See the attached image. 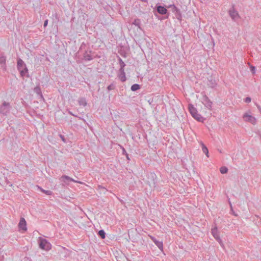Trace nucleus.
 <instances>
[{"instance_id":"1","label":"nucleus","mask_w":261,"mask_h":261,"mask_svg":"<svg viewBox=\"0 0 261 261\" xmlns=\"http://www.w3.org/2000/svg\"><path fill=\"white\" fill-rule=\"evenodd\" d=\"M17 67L22 77H23L25 75L27 77H29L28 74L26 75V74L28 73V69L26 66V65L23 60L20 58H19L17 60Z\"/></svg>"},{"instance_id":"2","label":"nucleus","mask_w":261,"mask_h":261,"mask_svg":"<svg viewBox=\"0 0 261 261\" xmlns=\"http://www.w3.org/2000/svg\"><path fill=\"white\" fill-rule=\"evenodd\" d=\"M147 182L151 188H154L157 183V176L154 173H149L147 175Z\"/></svg>"},{"instance_id":"3","label":"nucleus","mask_w":261,"mask_h":261,"mask_svg":"<svg viewBox=\"0 0 261 261\" xmlns=\"http://www.w3.org/2000/svg\"><path fill=\"white\" fill-rule=\"evenodd\" d=\"M189 110L191 115L196 120L199 121H202L203 118L197 113L196 109L191 104L189 105Z\"/></svg>"},{"instance_id":"4","label":"nucleus","mask_w":261,"mask_h":261,"mask_svg":"<svg viewBox=\"0 0 261 261\" xmlns=\"http://www.w3.org/2000/svg\"><path fill=\"white\" fill-rule=\"evenodd\" d=\"M39 247L42 249L49 250L51 248V244L45 239L39 238Z\"/></svg>"},{"instance_id":"5","label":"nucleus","mask_w":261,"mask_h":261,"mask_svg":"<svg viewBox=\"0 0 261 261\" xmlns=\"http://www.w3.org/2000/svg\"><path fill=\"white\" fill-rule=\"evenodd\" d=\"M167 8L171 9V11L174 14L176 18L178 20H181V19L182 15H181V11L174 4L169 5Z\"/></svg>"},{"instance_id":"6","label":"nucleus","mask_w":261,"mask_h":261,"mask_svg":"<svg viewBox=\"0 0 261 261\" xmlns=\"http://www.w3.org/2000/svg\"><path fill=\"white\" fill-rule=\"evenodd\" d=\"M11 109V106L9 102L4 101L0 107V113L4 115H7Z\"/></svg>"},{"instance_id":"7","label":"nucleus","mask_w":261,"mask_h":261,"mask_svg":"<svg viewBox=\"0 0 261 261\" xmlns=\"http://www.w3.org/2000/svg\"><path fill=\"white\" fill-rule=\"evenodd\" d=\"M228 14L231 19L234 21H238L240 18L238 11L234 9L233 6L229 10Z\"/></svg>"},{"instance_id":"8","label":"nucleus","mask_w":261,"mask_h":261,"mask_svg":"<svg viewBox=\"0 0 261 261\" xmlns=\"http://www.w3.org/2000/svg\"><path fill=\"white\" fill-rule=\"evenodd\" d=\"M212 234L213 236V237L215 238V239L219 242V243L222 246H223V244L222 243V241L221 239H220L219 232L218 231V229L217 227H215L212 229Z\"/></svg>"},{"instance_id":"9","label":"nucleus","mask_w":261,"mask_h":261,"mask_svg":"<svg viewBox=\"0 0 261 261\" xmlns=\"http://www.w3.org/2000/svg\"><path fill=\"white\" fill-rule=\"evenodd\" d=\"M202 102L207 109H211L213 103L207 96L204 95L203 96Z\"/></svg>"},{"instance_id":"10","label":"nucleus","mask_w":261,"mask_h":261,"mask_svg":"<svg viewBox=\"0 0 261 261\" xmlns=\"http://www.w3.org/2000/svg\"><path fill=\"white\" fill-rule=\"evenodd\" d=\"M243 119L245 121L249 122L252 124H255L256 123V118L248 114L247 113H246L244 115Z\"/></svg>"},{"instance_id":"11","label":"nucleus","mask_w":261,"mask_h":261,"mask_svg":"<svg viewBox=\"0 0 261 261\" xmlns=\"http://www.w3.org/2000/svg\"><path fill=\"white\" fill-rule=\"evenodd\" d=\"M156 11L161 15L166 14L168 12V10L166 8L161 5H156Z\"/></svg>"},{"instance_id":"12","label":"nucleus","mask_w":261,"mask_h":261,"mask_svg":"<svg viewBox=\"0 0 261 261\" xmlns=\"http://www.w3.org/2000/svg\"><path fill=\"white\" fill-rule=\"evenodd\" d=\"M18 226L20 229L23 230H27V222L24 218H21L18 224Z\"/></svg>"},{"instance_id":"13","label":"nucleus","mask_w":261,"mask_h":261,"mask_svg":"<svg viewBox=\"0 0 261 261\" xmlns=\"http://www.w3.org/2000/svg\"><path fill=\"white\" fill-rule=\"evenodd\" d=\"M119 73L118 75V77H119V79L122 82H125L126 81V79L125 77L124 69H119Z\"/></svg>"},{"instance_id":"14","label":"nucleus","mask_w":261,"mask_h":261,"mask_svg":"<svg viewBox=\"0 0 261 261\" xmlns=\"http://www.w3.org/2000/svg\"><path fill=\"white\" fill-rule=\"evenodd\" d=\"M141 20L139 19H135L132 23V26L135 25L137 28V31H141L142 29L140 28Z\"/></svg>"},{"instance_id":"15","label":"nucleus","mask_w":261,"mask_h":261,"mask_svg":"<svg viewBox=\"0 0 261 261\" xmlns=\"http://www.w3.org/2000/svg\"><path fill=\"white\" fill-rule=\"evenodd\" d=\"M151 240L161 250H163V245L162 242L156 240L154 237H152Z\"/></svg>"},{"instance_id":"16","label":"nucleus","mask_w":261,"mask_h":261,"mask_svg":"<svg viewBox=\"0 0 261 261\" xmlns=\"http://www.w3.org/2000/svg\"><path fill=\"white\" fill-rule=\"evenodd\" d=\"M84 58L86 61H90L93 58L91 55V51H86L84 54Z\"/></svg>"},{"instance_id":"17","label":"nucleus","mask_w":261,"mask_h":261,"mask_svg":"<svg viewBox=\"0 0 261 261\" xmlns=\"http://www.w3.org/2000/svg\"><path fill=\"white\" fill-rule=\"evenodd\" d=\"M61 179L62 181H63L64 182H66V180H67V181H69L76 182L73 179L71 178V177H70L69 176H68L67 175H63L61 177Z\"/></svg>"},{"instance_id":"18","label":"nucleus","mask_w":261,"mask_h":261,"mask_svg":"<svg viewBox=\"0 0 261 261\" xmlns=\"http://www.w3.org/2000/svg\"><path fill=\"white\" fill-rule=\"evenodd\" d=\"M78 102L80 106H83L84 107L86 106L87 104L86 98L84 97L80 98L78 100Z\"/></svg>"},{"instance_id":"19","label":"nucleus","mask_w":261,"mask_h":261,"mask_svg":"<svg viewBox=\"0 0 261 261\" xmlns=\"http://www.w3.org/2000/svg\"><path fill=\"white\" fill-rule=\"evenodd\" d=\"M201 145L202 146V150L203 151V152L207 156V157H208V150L207 148L202 142L201 143Z\"/></svg>"},{"instance_id":"20","label":"nucleus","mask_w":261,"mask_h":261,"mask_svg":"<svg viewBox=\"0 0 261 261\" xmlns=\"http://www.w3.org/2000/svg\"><path fill=\"white\" fill-rule=\"evenodd\" d=\"M140 88V86L139 84H135L131 86V90L133 91H136Z\"/></svg>"},{"instance_id":"21","label":"nucleus","mask_w":261,"mask_h":261,"mask_svg":"<svg viewBox=\"0 0 261 261\" xmlns=\"http://www.w3.org/2000/svg\"><path fill=\"white\" fill-rule=\"evenodd\" d=\"M34 92H36L38 95H39L41 98H43V95L41 93V89L39 87H36L34 88Z\"/></svg>"},{"instance_id":"22","label":"nucleus","mask_w":261,"mask_h":261,"mask_svg":"<svg viewBox=\"0 0 261 261\" xmlns=\"http://www.w3.org/2000/svg\"><path fill=\"white\" fill-rule=\"evenodd\" d=\"M98 235L101 239H105L106 238V233L102 229L99 230L98 232Z\"/></svg>"},{"instance_id":"23","label":"nucleus","mask_w":261,"mask_h":261,"mask_svg":"<svg viewBox=\"0 0 261 261\" xmlns=\"http://www.w3.org/2000/svg\"><path fill=\"white\" fill-rule=\"evenodd\" d=\"M38 188H39V189L42 192L44 193V194L47 195H51L53 194L52 191L50 190H45L40 187H38Z\"/></svg>"},{"instance_id":"24","label":"nucleus","mask_w":261,"mask_h":261,"mask_svg":"<svg viewBox=\"0 0 261 261\" xmlns=\"http://www.w3.org/2000/svg\"><path fill=\"white\" fill-rule=\"evenodd\" d=\"M118 60L120 66V68L119 69H124V67L125 66V63L122 61V60L120 58H119Z\"/></svg>"},{"instance_id":"25","label":"nucleus","mask_w":261,"mask_h":261,"mask_svg":"<svg viewBox=\"0 0 261 261\" xmlns=\"http://www.w3.org/2000/svg\"><path fill=\"white\" fill-rule=\"evenodd\" d=\"M220 171L222 174H225L228 172V168L226 167L223 166L220 168Z\"/></svg>"},{"instance_id":"26","label":"nucleus","mask_w":261,"mask_h":261,"mask_svg":"<svg viewBox=\"0 0 261 261\" xmlns=\"http://www.w3.org/2000/svg\"><path fill=\"white\" fill-rule=\"evenodd\" d=\"M6 61V57L4 56H2L0 57V63L3 64H5Z\"/></svg>"},{"instance_id":"27","label":"nucleus","mask_w":261,"mask_h":261,"mask_svg":"<svg viewBox=\"0 0 261 261\" xmlns=\"http://www.w3.org/2000/svg\"><path fill=\"white\" fill-rule=\"evenodd\" d=\"M115 88V85L114 84H111L107 87V89L108 90V91H110V90L114 89Z\"/></svg>"},{"instance_id":"28","label":"nucleus","mask_w":261,"mask_h":261,"mask_svg":"<svg viewBox=\"0 0 261 261\" xmlns=\"http://www.w3.org/2000/svg\"><path fill=\"white\" fill-rule=\"evenodd\" d=\"M251 72L252 73V74H255V67L253 66H250V67Z\"/></svg>"},{"instance_id":"29","label":"nucleus","mask_w":261,"mask_h":261,"mask_svg":"<svg viewBox=\"0 0 261 261\" xmlns=\"http://www.w3.org/2000/svg\"><path fill=\"white\" fill-rule=\"evenodd\" d=\"M251 98L249 97H246L245 99V102H247V103H249L251 101Z\"/></svg>"},{"instance_id":"30","label":"nucleus","mask_w":261,"mask_h":261,"mask_svg":"<svg viewBox=\"0 0 261 261\" xmlns=\"http://www.w3.org/2000/svg\"><path fill=\"white\" fill-rule=\"evenodd\" d=\"M47 24H48V20L46 19L44 22V24H43L44 27H46L47 25Z\"/></svg>"},{"instance_id":"31","label":"nucleus","mask_w":261,"mask_h":261,"mask_svg":"<svg viewBox=\"0 0 261 261\" xmlns=\"http://www.w3.org/2000/svg\"><path fill=\"white\" fill-rule=\"evenodd\" d=\"M216 84L214 82V83H212V84L210 85V86L212 88L216 86Z\"/></svg>"},{"instance_id":"32","label":"nucleus","mask_w":261,"mask_h":261,"mask_svg":"<svg viewBox=\"0 0 261 261\" xmlns=\"http://www.w3.org/2000/svg\"><path fill=\"white\" fill-rule=\"evenodd\" d=\"M122 153L123 154H127L126 151V150H125V149L124 148H122Z\"/></svg>"},{"instance_id":"33","label":"nucleus","mask_w":261,"mask_h":261,"mask_svg":"<svg viewBox=\"0 0 261 261\" xmlns=\"http://www.w3.org/2000/svg\"><path fill=\"white\" fill-rule=\"evenodd\" d=\"M126 155V158L127 160H129V158H128V155L127 154H125Z\"/></svg>"},{"instance_id":"34","label":"nucleus","mask_w":261,"mask_h":261,"mask_svg":"<svg viewBox=\"0 0 261 261\" xmlns=\"http://www.w3.org/2000/svg\"><path fill=\"white\" fill-rule=\"evenodd\" d=\"M61 137L62 139V140L65 141V139L64 138V137L62 136H61Z\"/></svg>"},{"instance_id":"35","label":"nucleus","mask_w":261,"mask_h":261,"mask_svg":"<svg viewBox=\"0 0 261 261\" xmlns=\"http://www.w3.org/2000/svg\"><path fill=\"white\" fill-rule=\"evenodd\" d=\"M258 108L259 110H260L261 111V108L259 106H258Z\"/></svg>"},{"instance_id":"36","label":"nucleus","mask_w":261,"mask_h":261,"mask_svg":"<svg viewBox=\"0 0 261 261\" xmlns=\"http://www.w3.org/2000/svg\"><path fill=\"white\" fill-rule=\"evenodd\" d=\"M70 114L71 115H73V116L74 115L72 114V113L70 112Z\"/></svg>"}]
</instances>
